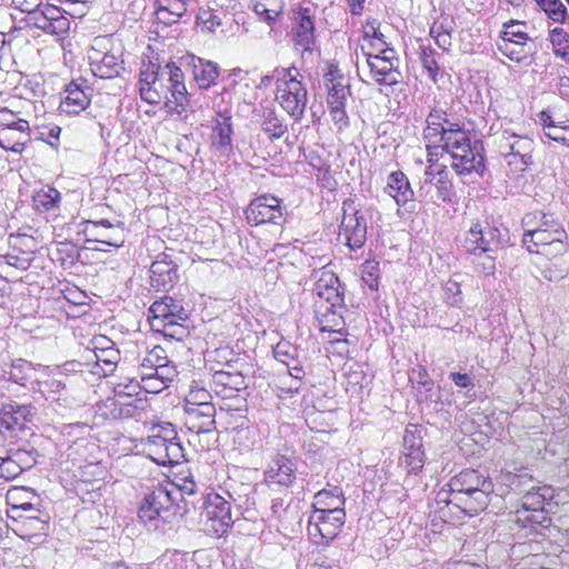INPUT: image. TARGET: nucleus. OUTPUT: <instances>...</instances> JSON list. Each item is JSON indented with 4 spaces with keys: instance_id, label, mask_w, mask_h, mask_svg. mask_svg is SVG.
Masks as SVG:
<instances>
[{
    "instance_id": "1",
    "label": "nucleus",
    "mask_w": 569,
    "mask_h": 569,
    "mask_svg": "<svg viewBox=\"0 0 569 569\" xmlns=\"http://www.w3.org/2000/svg\"><path fill=\"white\" fill-rule=\"evenodd\" d=\"M436 495V503L452 506L461 512L475 516L485 510L493 491L492 481L476 469H463L453 476Z\"/></svg>"
},
{
    "instance_id": "2",
    "label": "nucleus",
    "mask_w": 569,
    "mask_h": 569,
    "mask_svg": "<svg viewBox=\"0 0 569 569\" xmlns=\"http://www.w3.org/2000/svg\"><path fill=\"white\" fill-rule=\"evenodd\" d=\"M179 492L173 485H158L143 498L138 517L150 531L166 532L183 517L174 495Z\"/></svg>"
},
{
    "instance_id": "3",
    "label": "nucleus",
    "mask_w": 569,
    "mask_h": 569,
    "mask_svg": "<svg viewBox=\"0 0 569 569\" xmlns=\"http://www.w3.org/2000/svg\"><path fill=\"white\" fill-rule=\"evenodd\" d=\"M247 492L243 495H236V492L227 491L229 500L218 493H210L207 497L202 495L199 497V501L201 505L198 507L199 510H202L201 517L204 525V531L212 536L220 538L224 536L229 529L233 525V519L231 515V501L236 502L238 506H246L247 508L250 505H253V499L249 496L254 491V488L250 485H247Z\"/></svg>"
},
{
    "instance_id": "4",
    "label": "nucleus",
    "mask_w": 569,
    "mask_h": 569,
    "mask_svg": "<svg viewBox=\"0 0 569 569\" xmlns=\"http://www.w3.org/2000/svg\"><path fill=\"white\" fill-rule=\"evenodd\" d=\"M164 77H167L169 82L168 90L176 103L177 113L181 114L183 111H194V104L184 84V72L181 67H178L174 62L167 63L161 68L159 64L149 61L147 64H143L140 70L139 82L140 86L157 84Z\"/></svg>"
},
{
    "instance_id": "5",
    "label": "nucleus",
    "mask_w": 569,
    "mask_h": 569,
    "mask_svg": "<svg viewBox=\"0 0 569 569\" xmlns=\"http://www.w3.org/2000/svg\"><path fill=\"white\" fill-rule=\"evenodd\" d=\"M277 99L281 107L296 120L300 119L307 106V89L302 84V74L292 66L276 68Z\"/></svg>"
},
{
    "instance_id": "6",
    "label": "nucleus",
    "mask_w": 569,
    "mask_h": 569,
    "mask_svg": "<svg viewBox=\"0 0 569 569\" xmlns=\"http://www.w3.org/2000/svg\"><path fill=\"white\" fill-rule=\"evenodd\" d=\"M509 240L508 229L485 218L471 223L465 239V247L471 254L496 253Z\"/></svg>"
},
{
    "instance_id": "7",
    "label": "nucleus",
    "mask_w": 569,
    "mask_h": 569,
    "mask_svg": "<svg viewBox=\"0 0 569 569\" xmlns=\"http://www.w3.org/2000/svg\"><path fill=\"white\" fill-rule=\"evenodd\" d=\"M452 158L451 168L459 176L476 173L482 177L486 171L485 147L481 140L470 139V136L442 149Z\"/></svg>"
},
{
    "instance_id": "8",
    "label": "nucleus",
    "mask_w": 569,
    "mask_h": 569,
    "mask_svg": "<svg viewBox=\"0 0 569 569\" xmlns=\"http://www.w3.org/2000/svg\"><path fill=\"white\" fill-rule=\"evenodd\" d=\"M16 6L22 12H26L28 26L51 36H62L70 29V20L64 16V11L53 4L39 2L34 7L23 6L20 0H16Z\"/></svg>"
},
{
    "instance_id": "9",
    "label": "nucleus",
    "mask_w": 569,
    "mask_h": 569,
    "mask_svg": "<svg viewBox=\"0 0 569 569\" xmlns=\"http://www.w3.org/2000/svg\"><path fill=\"white\" fill-rule=\"evenodd\" d=\"M290 37L293 48L300 51L302 59L312 56L316 44V8L299 6L290 14Z\"/></svg>"
},
{
    "instance_id": "10",
    "label": "nucleus",
    "mask_w": 569,
    "mask_h": 569,
    "mask_svg": "<svg viewBox=\"0 0 569 569\" xmlns=\"http://www.w3.org/2000/svg\"><path fill=\"white\" fill-rule=\"evenodd\" d=\"M244 213L248 223L251 226L267 223L282 226L288 217V208L282 199L264 193L252 199Z\"/></svg>"
},
{
    "instance_id": "11",
    "label": "nucleus",
    "mask_w": 569,
    "mask_h": 569,
    "mask_svg": "<svg viewBox=\"0 0 569 569\" xmlns=\"http://www.w3.org/2000/svg\"><path fill=\"white\" fill-rule=\"evenodd\" d=\"M177 252L167 248L150 266V286L157 291L171 290L179 281Z\"/></svg>"
},
{
    "instance_id": "12",
    "label": "nucleus",
    "mask_w": 569,
    "mask_h": 569,
    "mask_svg": "<svg viewBox=\"0 0 569 569\" xmlns=\"http://www.w3.org/2000/svg\"><path fill=\"white\" fill-rule=\"evenodd\" d=\"M499 147L508 164H517L519 159L521 163L520 170H525V168L533 163L532 152L535 150V142L527 136L505 131Z\"/></svg>"
},
{
    "instance_id": "13",
    "label": "nucleus",
    "mask_w": 569,
    "mask_h": 569,
    "mask_svg": "<svg viewBox=\"0 0 569 569\" xmlns=\"http://www.w3.org/2000/svg\"><path fill=\"white\" fill-rule=\"evenodd\" d=\"M89 60L93 76L101 79H113L124 71L123 49L120 46L106 52L92 48Z\"/></svg>"
},
{
    "instance_id": "14",
    "label": "nucleus",
    "mask_w": 569,
    "mask_h": 569,
    "mask_svg": "<svg viewBox=\"0 0 569 569\" xmlns=\"http://www.w3.org/2000/svg\"><path fill=\"white\" fill-rule=\"evenodd\" d=\"M149 320L153 328L170 321H188L189 309L184 307L182 299L163 296L156 300L148 309Z\"/></svg>"
},
{
    "instance_id": "15",
    "label": "nucleus",
    "mask_w": 569,
    "mask_h": 569,
    "mask_svg": "<svg viewBox=\"0 0 569 569\" xmlns=\"http://www.w3.org/2000/svg\"><path fill=\"white\" fill-rule=\"evenodd\" d=\"M346 522V512L312 511L309 517L308 532L319 535L322 543L328 546L341 531Z\"/></svg>"
},
{
    "instance_id": "16",
    "label": "nucleus",
    "mask_w": 569,
    "mask_h": 569,
    "mask_svg": "<svg viewBox=\"0 0 569 569\" xmlns=\"http://www.w3.org/2000/svg\"><path fill=\"white\" fill-rule=\"evenodd\" d=\"M425 462L426 453L421 430L417 426H409L403 435V455L400 458V465L405 466L408 472L418 473L422 470Z\"/></svg>"
},
{
    "instance_id": "17",
    "label": "nucleus",
    "mask_w": 569,
    "mask_h": 569,
    "mask_svg": "<svg viewBox=\"0 0 569 569\" xmlns=\"http://www.w3.org/2000/svg\"><path fill=\"white\" fill-rule=\"evenodd\" d=\"M36 408L30 403H18L10 400L0 408V432L23 431L32 421Z\"/></svg>"
},
{
    "instance_id": "18",
    "label": "nucleus",
    "mask_w": 569,
    "mask_h": 569,
    "mask_svg": "<svg viewBox=\"0 0 569 569\" xmlns=\"http://www.w3.org/2000/svg\"><path fill=\"white\" fill-rule=\"evenodd\" d=\"M217 119L212 127V133L210 137L211 147L220 156L229 157L232 152V113L229 108L217 107L216 110Z\"/></svg>"
},
{
    "instance_id": "19",
    "label": "nucleus",
    "mask_w": 569,
    "mask_h": 569,
    "mask_svg": "<svg viewBox=\"0 0 569 569\" xmlns=\"http://www.w3.org/2000/svg\"><path fill=\"white\" fill-rule=\"evenodd\" d=\"M91 88L86 84V80H72L64 89L59 109L61 112L70 116L79 114L90 106Z\"/></svg>"
},
{
    "instance_id": "20",
    "label": "nucleus",
    "mask_w": 569,
    "mask_h": 569,
    "mask_svg": "<svg viewBox=\"0 0 569 569\" xmlns=\"http://www.w3.org/2000/svg\"><path fill=\"white\" fill-rule=\"evenodd\" d=\"M83 233L87 237L86 242H100L114 248L121 247L124 242L123 229L106 219L87 221Z\"/></svg>"
},
{
    "instance_id": "21",
    "label": "nucleus",
    "mask_w": 569,
    "mask_h": 569,
    "mask_svg": "<svg viewBox=\"0 0 569 569\" xmlns=\"http://www.w3.org/2000/svg\"><path fill=\"white\" fill-rule=\"evenodd\" d=\"M179 67H184L192 74L199 89L210 88L219 76V66L216 62L193 54L182 57Z\"/></svg>"
},
{
    "instance_id": "22",
    "label": "nucleus",
    "mask_w": 569,
    "mask_h": 569,
    "mask_svg": "<svg viewBox=\"0 0 569 569\" xmlns=\"http://www.w3.org/2000/svg\"><path fill=\"white\" fill-rule=\"evenodd\" d=\"M347 202H343V217L340 224L341 233L346 238V244L351 250L363 247L367 240V221L358 210L348 213L346 209Z\"/></svg>"
},
{
    "instance_id": "23",
    "label": "nucleus",
    "mask_w": 569,
    "mask_h": 569,
    "mask_svg": "<svg viewBox=\"0 0 569 569\" xmlns=\"http://www.w3.org/2000/svg\"><path fill=\"white\" fill-rule=\"evenodd\" d=\"M350 94V87L341 82L332 83L328 89L327 104L331 119L338 130H343L349 127L346 104Z\"/></svg>"
},
{
    "instance_id": "24",
    "label": "nucleus",
    "mask_w": 569,
    "mask_h": 569,
    "mask_svg": "<svg viewBox=\"0 0 569 569\" xmlns=\"http://www.w3.org/2000/svg\"><path fill=\"white\" fill-rule=\"evenodd\" d=\"M297 469L296 458L277 455L264 471V479L268 483H276L288 488L296 480Z\"/></svg>"
},
{
    "instance_id": "25",
    "label": "nucleus",
    "mask_w": 569,
    "mask_h": 569,
    "mask_svg": "<svg viewBox=\"0 0 569 569\" xmlns=\"http://www.w3.org/2000/svg\"><path fill=\"white\" fill-rule=\"evenodd\" d=\"M211 388L222 399H231L247 388V382L239 371L218 370L212 375Z\"/></svg>"
},
{
    "instance_id": "26",
    "label": "nucleus",
    "mask_w": 569,
    "mask_h": 569,
    "mask_svg": "<svg viewBox=\"0 0 569 569\" xmlns=\"http://www.w3.org/2000/svg\"><path fill=\"white\" fill-rule=\"evenodd\" d=\"M371 78L380 86L392 87L401 82L402 73L396 62L389 58L380 59L378 56L368 54L367 59Z\"/></svg>"
},
{
    "instance_id": "27",
    "label": "nucleus",
    "mask_w": 569,
    "mask_h": 569,
    "mask_svg": "<svg viewBox=\"0 0 569 569\" xmlns=\"http://www.w3.org/2000/svg\"><path fill=\"white\" fill-rule=\"evenodd\" d=\"M433 190L428 196H420L419 201L441 206L442 203H451L456 198L453 183L449 178V171L446 166H441L436 172V180L432 182Z\"/></svg>"
},
{
    "instance_id": "28",
    "label": "nucleus",
    "mask_w": 569,
    "mask_h": 569,
    "mask_svg": "<svg viewBox=\"0 0 569 569\" xmlns=\"http://www.w3.org/2000/svg\"><path fill=\"white\" fill-rule=\"evenodd\" d=\"M186 425L188 429L198 435L209 433L216 430V407L207 405L201 407H187Z\"/></svg>"
},
{
    "instance_id": "29",
    "label": "nucleus",
    "mask_w": 569,
    "mask_h": 569,
    "mask_svg": "<svg viewBox=\"0 0 569 569\" xmlns=\"http://www.w3.org/2000/svg\"><path fill=\"white\" fill-rule=\"evenodd\" d=\"M340 281L331 271H322L313 286V293L319 298L317 301H333L336 307L343 302V292L340 291Z\"/></svg>"
},
{
    "instance_id": "30",
    "label": "nucleus",
    "mask_w": 569,
    "mask_h": 569,
    "mask_svg": "<svg viewBox=\"0 0 569 569\" xmlns=\"http://www.w3.org/2000/svg\"><path fill=\"white\" fill-rule=\"evenodd\" d=\"M521 224L523 228H541V230L545 231L549 230L553 232V237H565V233H568L562 222L555 213L543 210L526 213L521 220Z\"/></svg>"
},
{
    "instance_id": "31",
    "label": "nucleus",
    "mask_w": 569,
    "mask_h": 569,
    "mask_svg": "<svg viewBox=\"0 0 569 569\" xmlns=\"http://www.w3.org/2000/svg\"><path fill=\"white\" fill-rule=\"evenodd\" d=\"M18 531L21 538L32 541L33 539L46 537L49 531V516L39 512L38 515H18Z\"/></svg>"
},
{
    "instance_id": "32",
    "label": "nucleus",
    "mask_w": 569,
    "mask_h": 569,
    "mask_svg": "<svg viewBox=\"0 0 569 569\" xmlns=\"http://www.w3.org/2000/svg\"><path fill=\"white\" fill-rule=\"evenodd\" d=\"M167 485H173L174 489L178 490V495H174L176 502H179L182 515L190 512L192 509L198 510L201 505L198 495V486L194 482L192 476H188L180 479V482H167Z\"/></svg>"
},
{
    "instance_id": "33",
    "label": "nucleus",
    "mask_w": 569,
    "mask_h": 569,
    "mask_svg": "<svg viewBox=\"0 0 569 569\" xmlns=\"http://www.w3.org/2000/svg\"><path fill=\"white\" fill-rule=\"evenodd\" d=\"M273 356L277 361L286 366L291 377H305L302 361L299 359V350L296 346L288 341H280L273 348Z\"/></svg>"
},
{
    "instance_id": "34",
    "label": "nucleus",
    "mask_w": 569,
    "mask_h": 569,
    "mask_svg": "<svg viewBox=\"0 0 569 569\" xmlns=\"http://www.w3.org/2000/svg\"><path fill=\"white\" fill-rule=\"evenodd\" d=\"M441 127H443V144L440 146L442 149L470 136L466 129V118L449 110L443 114Z\"/></svg>"
},
{
    "instance_id": "35",
    "label": "nucleus",
    "mask_w": 569,
    "mask_h": 569,
    "mask_svg": "<svg viewBox=\"0 0 569 569\" xmlns=\"http://www.w3.org/2000/svg\"><path fill=\"white\" fill-rule=\"evenodd\" d=\"M345 495L340 487H332L331 489H322L315 495L312 502V511L321 512H346L345 510Z\"/></svg>"
},
{
    "instance_id": "36",
    "label": "nucleus",
    "mask_w": 569,
    "mask_h": 569,
    "mask_svg": "<svg viewBox=\"0 0 569 569\" xmlns=\"http://www.w3.org/2000/svg\"><path fill=\"white\" fill-rule=\"evenodd\" d=\"M386 190L396 200L398 206H405L415 199V192L410 182L400 170L393 171L388 176Z\"/></svg>"
},
{
    "instance_id": "37",
    "label": "nucleus",
    "mask_w": 569,
    "mask_h": 569,
    "mask_svg": "<svg viewBox=\"0 0 569 569\" xmlns=\"http://www.w3.org/2000/svg\"><path fill=\"white\" fill-rule=\"evenodd\" d=\"M112 415L120 419H136L141 420L149 408L146 398L136 397L134 399H118L113 402Z\"/></svg>"
},
{
    "instance_id": "38",
    "label": "nucleus",
    "mask_w": 569,
    "mask_h": 569,
    "mask_svg": "<svg viewBox=\"0 0 569 569\" xmlns=\"http://www.w3.org/2000/svg\"><path fill=\"white\" fill-rule=\"evenodd\" d=\"M30 124H23V128L17 127L0 132V147L7 151L22 153L28 142L31 141Z\"/></svg>"
},
{
    "instance_id": "39",
    "label": "nucleus",
    "mask_w": 569,
    "mask_h": 569,
    "mask_svg": "<svg viewBox=\"0 0 569 569\" xmlns=\"http://www.w3.org/2000/svg\"><path fill=\"white\" fill-rule=\"evenodd\" d=\"M33 207L39 212H54L60 208L61 193L51 186H44L32 197Z\"/></svg>"
},
{
    "instance_id": "40",
    "label": "nucleus",
    "mask_w": 569,
    "mask_h": 569,
    "mask_svg": "<svg viewBox=\"0 0 569 569\" xmlns=\"http://www.w3.org/2000/svg\"><path fill=\"white\" fill-rule=\"evenodd\" d=\"M553 493L550 486L532 487L522 496V507L526 510L542 511L546 502L552 500Z\"/></svg>"
},
{
    "instance_id": "41",
    "label": "nucleus",
    "mask_w": 569,
    "mask_h": 569,
    "mask_svg": "<svg viewBox=\"0 0 569 569\" xmlns=\"http://www.w3.org/2000/svg\"><path fill=\"white\" fill-rule=\"evenodd\" d=\"M498 50L503 56L516 62L525 61L533 52L529 42L510 40L509 38H502L498 42Z\"/></svg>"
},
{
    "instance_id": "42",
    "label": "nucleus",
    "mask_w": 569,
    "mask_h": 569,
    "mask_svg": "<svg viewBox=\"0 0 569 569\" xmlns=\"http://www.w3.org/2000/svg\"><path fill=\"white\" fill-rule=\"evenodd\" d=\"M260 128L268 136L270 141L280 139L288 131L284 119L273 110H266L263 112Z\"/></svg>"
},
{
    "instance_id": "43",
    "label": "nucleus",
    "mask_w": 569,
    "mask_h": 569,
    "mask_svg": "<svg viewBox=\"0 0 569 569\" xmlns=\"http://www.w3.org/2000/svg\"><path fill=\"white\" fill-rule=\"evenodd\" d=\"M331 303H333V301H316L315 312L321 323L336 327L343 322L342 312L345 310V303L340 302L339 307H333Z\"/></svg>"
},
{
    "instance_id": "44",
    "label": "nucleus",
    "mask_w": 569,
    "mask_h": 569,
    "mask_svg": "<svg viewBox=\"0 0 569 569\" xmlns=\"http://www.w3.org/2000/svg\"><path fill=\"white\" fill-rule=\"evenodd\" d=\"M94 358L96 366L100 369V371L94 370L93 372L107 377L114 372L121 356L120 351L113 347L108 350L100 351L99 353L94 355Z\"/></svg>"
},
{
    "instance_id": "45",
    "label": "nucleus",
    "mask_w": 569,
    "mask_h": 569,
    "mask_svg": "<svg viewBox=\"0 0 569 569\" xmlns=\"http://www.w3.org/2000/svg\"><path fill=\"white\" fill-rule=\"evenodd\" d=\"M522 243L529 252L553 241V232L541 228H523Z\"/></svg>"
},
{
    "instance_id": "46",
    "label": "nucleus",
    "mask_w": 569,
    "mask_h": 569,
    "mask_svg": "<svg viewBox=\"0 0 569 569\" xmlns=\"http://www.w3.org/2000/svg\"><path fill=\"white\" fill-rule=\"evenodd\" d=\"M569 250V234L565 237H553V241L542 246L539 249H533L532 253L543 256L546 259H565L563 256Z\"/></svg>"
},
{
    "instance_id": "47",
    "label": "nucleus",
    "mask_w": 569,
    "mask_h": 569,
    "mask_svg": "<svg viewBox=\"0 0 569 569\" xmlns=\"http://www.w3.org/2000/svg\"><path fill=\"white\" fill-rule=\"evenodd\" d=\"M33 370L32 363L24 359H16L11 362L9 370L4 371L7 379L23 386L30 379Z\"/></svg>"
},
{
    "instance_id": "48",
    "label": "nucleus",
    "mask_w": 569,
    "mask_h": 569,
    "mask_svg": "<svg viewBox=\"0 0 569 569\" xmlns=\"http://www.w3.org/2000/svg\"><path fill=\"white\" fill-rule=\"evenodd\" d=\"M409 381L413 385V387L417 390V397H422V390L426 392H431L432 388L435 386L433 381L429 378V373L427 369L421 366L417 365L412 367L409 371Z\"/></svg>"
},
{
    "instance_id": "49",
    "label": "nucleus",
    "mask_w": 569,
    "mask_h": 569,
    "mask_svg": "<svg viewBox=\"0 0 569 569\" xmlns=\"http://www.w3.org/2000/svg\"><path fill=\"white\" fill-rule=\"evenodd\" d=\"M553 22L565 24L569 20L566 6L560 0H535Z\"/></svg>"
},
{
    "instance_id": "50",
    "label": "nucleus",
    "mask_w": 569,
    "mask_h": 569,
    "mask_svg": "<svg viewBox=\"0 0 569 569\" xmlns=\"http://www.w3.org/2000/svg\"><path fill=\"white\" fill-rule=\"evenodd\" d=\"M568 271V262L565 259H547L546 263L541 264V274L549 281L562 280Z\"/></svg>"
},
{
    "instance_id": "51",
    "label": "nucleus",
    "mask_w": 569,
    "mask_h": 569,
    "mask_svg": "<svg viewBox=\"0 0 569 569\" xmlns=\"http://www.w3.org/2000/svg\"><path fill=\"white\" fill-rule=\"evenodd\" d=\"M26 123H29V121L21 117V112L12 111L7 107L0 108V132L17 127L23 128Z\"/></svg>"
},
{
    "instance_id": "52",
    "label": "nucleus",
    "mask_w": 569,
    "mask_h": 569,
    "mask_svg": "<svg viewBox=\"0 0 569 569\" xmlns=\"http://www.w3.org/2000/svg\"><path fill=\"white\" fill-rule=\"evenodd\" d=\"M196 23L207 31L213 32L218 27L222 26V19L213 9H200L196 18Z\"/></svg>"
},
{
    "instance_id": "53",
    "label": "nucleus",
    "mask_w": 569,
    "mask_h": 569,
    "mask_svg": "<svg viewBox=\"0 0 569 569\" xmlns=\"http://www.w3.org/2000/svg\"><path fill=\"white\" fill-rule=\"evenodd\" d=\"M187 321H170L161 325V329L156 327L157 330L161 331L166 338L182 341L189 336V328L186 326Z\"/></svg>"
},
{
    "instance_id": "54",
    "label": "nucleus",
    "mask_w": 569,
    "mask_h": 569,
    "mask_svg": "<svg viewBox=\"0 0 569 569\" xmlns=\"http://www.w3.org/2000/svg\"><path fill=\"white\" fill-rule=\"evenodd\" d=\"M521 27H526L525 21L519 20H509L503 24V30L501 31V39L502 38H509L510 40H518V41H531V38L528 36L527 32H525Z\"/></svg>"
},
{
    "instance_id": "55",
    "label": "nucleus",
    "mask_w": 569,
    "mask_h": 569,
    "mask_svg": "<svg viewBox=\"0 0 569 569\" xmlns=\"http://www.w3.org/2000/svg\"><path fill=\"white\" fill-rule=\"evenodd\" d=\"M141 392V383L137 379H130L128 382H120L114 388V400L134 399Z\"/></svg>"
},
{
    "instance_id": "56",
    "label": "nucleus",
    "mask_w": 569,
    "mask_h": 569,
    "mask_svg": "<svg viewBox=\"0 0 569 569\" xmlns=\"http://www.w3.org/2000/svg\"><path fill=\"white\" fill-rule=\"evenodd\" d=\"M166 350L161 346H154L143 358L141 362V369L152 370L153 368L160 367L163 362H168Z\"/></svg>"
},
{
    "instance_id": "57",
    "label": "nucleus",
    "mask_w": 569,
    "mask_h": 569,
    "mask_svg": "<svg viewBox=\"0 0 569 569\" xmlns=\"http://www.w3.org/2000/svg\"><path fill=\"white\" fill-rule=\"evenodd\" d=\"M166 452L162 456L163 463L161 466H173L180 463V461L184 460V452L181 442L179 439L168 442Z\"/></svg>"
},
{
    "instance_id": "58",
    "label": "nucleus",
    "mask_w": 569,
    "mask_h": 569,
    "mask_svg": "<svg viewBox=\"0 0 569 569\" xmlns=\"http://www.w3.org/2000/svg\"><path fill=\"white\" fill-rule=\"evenodd\" d=\"M211 400L212 396L206 389L192 388L186 398L184 409H187V407H201L207 405H213Z\"/></svg>"
},
{
    "instance_id": "59",
    "label": "nucleus",
    "mask_w": 569,
    "mask_h": 569,
    "mask_svg": "<svg viewBox=\"0 0 569 569\" xmlns=\"http://www.w3.org/2000/svg\"><path fill=\"white\" fill-rule=\"evenodd\" d=\"M443 296L446 302L451 307H460L463 301L460 283L455 280L445 283Z\"/></svg>"
},
{
    "instance_id": "60",
    "label": "nucleus",
    "mask_w": 569,
    "mask_h": 569,
    "mask_svg": "<svg viewBox=\"0 0 569 569\" xmlns=\"http://www.w3.org/2000/svg\"><path fill=\"white\" fill-rule=\"evenodd\" d=\"M435 53L436 52L431 47H421L420 61H421L423 69L427 70L428 76L432 80H436L438 72H439V66L435 58Z\"/></svg>"
},
{
    "instance_id": "61",
    "label": "nucleus",
    "mask_w": 569,
    "mask_h": 569,
    "mask_svg": "<svg viewBox=\"0 0 569 569\" xmlns=\"http://www.w3.org/2000/svg\"><path fill=\"white\" fill-rule=\"evenodd\" d=\"M168 442L166 438H161L158 435H151L148 437L147 446L149 451L153 455V460L160 465L163 463L162 456L166 452Z\"/></svg>"
},
{
    "instance_id": "62",
    "label": "nucleus",
    "mask_w": 569,
    "mask_h": 569,
    "mask_svg": "<svg viewBox=\"0 0 569 569\" xmlns=\"http://www.w3.org/2000/svg\"><path fill=\"white\" fill-rule=\"evenodd\" d=\"M379 266L378 262L366 261L362 266V280L371 289L377 290L379 286Z\"/></svg>"
},
{
    "instance_id": "63",
    "label": "nucleus",
    "mask_w": 569,
    "mask_h": 569,
    "mask_svg": "<svg viewBox=\"0 0 569 569\" xmlns=\"http://www.w3.org/2000/svg\"><path fill=\"white\" fill-rule=\"evenodd\" d=\"M140 378L141 390L147 393H159L167 388V386L161 380L151 373L141 372Z\"/></svg>"
},
{
    "instance_id": "64",
    "label": "nucleus",
    "mask_w": 569,
    "mask_h": 569,
    "mask_svg": "<svg viewBox=\"0 0 569 569\" xmlns=\"http://www.w3.org/2000/svg\"><path fill=\"white\" fill-rule=\"evenodd\" d=\"M455 19L450 16H441L438 20H436L430 27V36H439L443 33L453 32L455 29Z\"/></svg>"
}]
</instances>
